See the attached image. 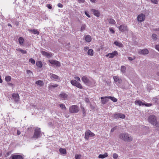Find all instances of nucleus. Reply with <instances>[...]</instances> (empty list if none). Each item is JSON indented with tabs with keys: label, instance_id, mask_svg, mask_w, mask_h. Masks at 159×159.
Here are the masks:
<instances>
[{
	"label": "nucleus",
	"instance_id": "obj_1",
	"mask_svg": "<svg viewBox=\"0 0 159 159\" xmlns=\"http://www.w3.org/2000/svg\"><path fill=\"white\" fill-rule=\"evenodd\" d=\"M148 120V121L153 126L159 128V121H157L156 117L154 115L149 116Z\"/></svg>",
	"mask_w": 159,
	"mask_h": 159
},
{
	"label": "nucleus",
	"instance_id": "obj_2",
	"mask_svg": "<svg viewBox=\"0 0 159 159\" xmlns=\"http://www.w3.org/2000/svg\"><path fill=\"white\" fill-rule=\"evenodd\" d=\"M119 138L125 141L130 142L132 140V138L131 135L127 133L120 134Z\"/></svg>",
	"mask_w": 159,
	"mask_h": 159
},
{
	"label": "nucleus",
	"instance_id": "obj_3",
	"mask_svg": "<svg viewBox=\"0 0 159 159\" xmlns=\"http://www.w3.org/2000/svg\"><path fill=\"white\" fill-rule=\"evenodd\" d=\"M42 136L40 128L37 127L34 130V134L32 138L34 139H37L40 138Z\"/></svg>",
	"mask_w": 159,
	"mask_h": 159
},
{
	"label": "nucleus",
	"instance_id": "obj_4",
	"mask_svg": "<svg viewBox=\"0 0 159 159\" xmlns=\"http://www.w3.org/2000/svg\"><path fill=\"white\" fill-rule=\"evenodd\" d=\"M79 111V108L76 105H73L69 108V111L71 113H77Z\"/></svg>",
	"mask_w": 159,
	"mask_h": 159
},
{
	"label": "nucleus",
	"instance_id": "obj_5",
	"mask_svg": "<svg viewBox=\"0 0 159 159\" xmlns=\"http://www.w3.org/2000/svg\"><path fill=\"white\" fill-rule=\"evenodd\" d=\"M70 83L73 85L76 86L79 89H82L83 88L81 84L75 80H72L71 81Z\"/></svg>",
	"mask_w": 159,
	"mask_h": 159
},
{
	"label": "nucleus",
	"instance_id": "obj_6",
	"mask_svg": "<svg viewBox=\"0 0 159 159\" xmlns=\"http://www.w3.org/2000/svg\"><path fill=\"white\" fill-rule=\"evenodd\" d=\"M138 53L140 54L145 55L148 53L149 51L146 48H144L143 49H140L138 50Z\"/></svg>",
	"mask_w": 159,
	"mask_h": 159
},
{
	"label": "nucleus",
	"instance_id": "obj_7",
	"mask_svg": "<svg viewBox=\"0 0 159 159\" xmlns=\"http://www.w3.org/2000/svg\"><path fill=\"white\" fill-rule=\"evenodd\" d=\"M49 62L51 64L55 65L57 67H59L61 66L60 62L58 61L53 60H49Z\"/></svg>",
	"mask_w": 159,
	"mask_h": 159
},
{
	"label": "nucleus",
	"instance_id": "obj_8",
	"mask_svg": "<svg viewBox=\"0 0 159 159\" xmlns=\"http://www.w3.org/2000/svg\"><path fill=\"white\" fill-rule=\"evenodd\" d=\"M118 52L117 51H115L111 53H109L106 55V57H109V58H113L115 56H116L118 55Z\"/></svg>",
	"mask_w": 159,
	"mask_h": 159
},
{
	"label": "nucleus",
	"instance_id": "obj_9",
	"mask_svg": "<svg viewBox=\"0 0 159 159\" xmlns=\"http://www.w3.org/2000/svg\"><path fill=\"white\" fill-rule=\"evenodd\" d=\"M113 78L114 81L117 85H118L119 84H120L122 83V80L121 79L119 78L117 76H114Z\"/></svg>",
	"mask_w": 159,
	"mask_h": 159
},
{
	"label": "nucleus",
	"instance_id": "obj_10",
	"mask_svg": "<svg viewBox=\"0 0 159 159\" xmlns=\"http://www.w3.org/2000/svg\"><path fill=\"white\" fill-rule=\"evenodd\" d=\"M119 29L122 32L128 31V30L127 27L125 25H120L119 27Z\"/></svg>",
	"mask_w": 159,
	"mask_h": 159
},
{
	"label": "nucleus",
	"instance_id": "obj_11",
	"mask_svg": "<svg viewBox=\"0 0 159 159\" xmlns=\"http://www.w3.org/2000/svg\"><path fill=\"white\" fill-rule=\"evenodd\" d=\"M11 158V159H24V157L20 155H12Z\"/></svg>",
	"mask_w": 159,
	"mask_h": 159
},
{
	"label": "nucleus",
	"instance_id": "obj_12",
	"mask_svg": "<svg viewBox=\"0 0 159 159\" xmlns=\"http://www.w3.org/2000/svg\"><path fill=\"white\" fill-rule=\"evenodd\" d=\"M145 18V15L143 14H139L137 17L138 20L142 22L143 21Z\"/></svg>",
	"mask_w": 159,
	"mask_h": 159
},
{
	"label": "nucleus",
	"instance_id": "obj_13",
	"mask_svg": "<svg viewBox=\"0 0 159 159\" xmlns=\"http://www.w3.org/2000/svg\"><path fill=\"white\" fill-rule=\"evenodd\" d=\"M41 53L43 55L47 57H51L52 56V54L50 52H47L44 51H42Z\"/></svg>",
	"mask_w": 159,
	"mask_h": 159
},
{
	"label": "nucleus",
	"instance_id": "obj_14",
	"mask_svg": "<svg viewBox=\"0 0 159 159\" xmlns=\"http://www.w3.org/2000/svg\"><path fill=\"white\" fill-rule=\"evenodd\" d=\"M12 97L16 102H17L19 101V95L17 93H13L12 95Z\"/></svg>",
	"mask_w": 159,
	"mask_h": 159
},
{
	"label": "nucleus",
	"instance_id": "obj_15",
	"mask_svg": "<svg viewBox=\"0 0 159 159\" xmlns=\"http://www.w3.org/2000/svg\"><path fill=\"white\" fill-rule=\"evenodd\" d=\"M91 12L93 13V14L96 16L98 17L100 16V13L98 10L93 9H91Z\"/></svg>",
	"mask_w": 159,
	"mask_h": 159
},
{
	"label": "nucleus",
	"instance_id": "obj_16",
	"mask_svg": "<svg viewBox=\"0 0 159 159\" xmlns=\"http://www.w3.org/2000/svg\"><path fill=\"white\" fill-rule=\"evenodd\" d=\"M101 101L102 103L103 104H105L107 103V102L108 101V97H101Z\"/></svg>",
	"mask_w": 159,
	"mask_h": 159
},
{
	"label": "nucleus",
	"instance_id": "obj_17",
	"mask_svg": "<svg viewBox=\"0 0 159 159\" xmlns=\"http://www.w3.org/2000/svg\"><path fill=\"white\" fill-rule=\"evenodd\" d=\"M28 30L34 34L39 35V32L38 30L35 29H28Z\"/></svg>",
	"mask_w": 159,
	"mask_h": 159
},
{
	"label": "nucleus",
	"instance_id": "obj_18",
	"mask_svg": "<svg viewBox=\"0 0 159 159\" xmlns=\"http://www.w3.org/2000/svg\"><path fill=\"white\" fill-rule=\"evenodd\" d=\"M68 96L67 94L64 93H61L59 95V97L63 99H66Z\"/></svg>",
	"mask_w": 159,
	"mask_h": 159
},
{
	"label": "nucleus",
	"instance_id": "obj_19",
	"mask_svg": "<svg viewBox=\"0 0 159 159\" xmlns=\"http://www.w3.org/2000/svg\"><path fill=\"white\" fill-rule=\"evenodd\" d=\"M51 77L55 80H60V78L57 75L54 74H51Z\"/></svg>",
	"mask_w": 159,
	"mask_h": 159
},
{
	"label": "nucleus",
	"instance_id": "obj_20",
	"mask_svg": "<svg viewBox=\"0 0 159 159\" xmlns=\"http://www.w3.org/2000/svg\"><path fill=\"white\" fill-rule=\"evenodd\" d=\"M90 131L89 130L86 131L85 133V137L86 139H89V137H90Z\"/></svg>",
	"mask_w": 159,
	"mask_h": 159
},
{
	"label": "nucleus",
	"instance_id": "obj_21",
	"mask_svg": "<svg viewBox=\"0 0 159 159\" xmlns=\"http://www.w3.org/2000/svg\"><path fill=\"white\" fill-rule=\"evenodd\" d=\"M135 104L136 105H138L139 106L141 105H144V103H143L140 100H136L135 102Z\"/></svg>",
	"mask_w": 159,
	"mask_h": 159
},
{
	"label": "nucleus",
	"instance_id": "obj_22",
	"mask_svg": "<svg viewBox=\"0 0 159 159\" xmlns=\"http://www.w3.org/2000/svg\"><path fill=\"white\" fill-rule=\"evenodd\" d=\"M82 80L85 84L88 83L89 82V80L87 77L85 76H84L82 77Z\"/></svg>",
	"mask_w": 159,
	"mask_h": 159
},
{
	"label": "nucleus",
	"instance_id": "obj_23",
	"mask_svg": "<svg viewBox=\"0 0 159 159\" xmlns=\"http://www.w3.org/2000/svg\"><path fill=\"white\" fill-rule=\"evenodd\" d=\"M58 86L57 84H50L48 86V88L49 89L52 90L53 88L57 87Z\"/></svg>",
	"mask_w": 159,
	"mask_h": 159
},
{
	"label": "nucleus",
	"instance_id": "obj_24",
	"mask_svg": "<svg viewBox=\"0 0 159 159\" xmlns=\"http://www.w3.org/2000/svg\"><path fill=\"white\" fill-rule=\"evenodd\" d=\"M114 44L116 46L119 47H123V45L120 42L116 41L114 42Z\"/></svg>",
	"mask_w": 159,
	"mask_h": 159
},
{
	"label": "nucleus",
	"instance_id": "obj_25",
	"mask_svg": "<svg viewBox=\"0 0 159 159\" xmlns=\"http://www.w3.org/2000/svg\"><path fill=\"white\" fill-rule=\"evenodd\" d=\"M60 152L63 154H66V150L65 149L60 148L59 149Z\"/></svg>",
	"mask_w": 159,
	"mask_h": 159
},
{
	"label": "nucleus",
	"instance_id": "obj_26",
	"mask_svg": "<svg viewBox=\"0 0 159 159\" xmlns=\"http://www.w3.org/2000/svg\"><path fill=\"white\" fill-rule=\"evenodd\" d=\"M108 156L107 153H105L104 154H100L98 157L99 158H104Z\"/></svg>",
	"mask_w": 159,
	"mask_h": 159
},
{
	"label": "nucleus",
	"instance_id": "obj_27",
	"mask_svg": "<svg viewBox=\"0 0 159 159\" xmlns=\"http://www.w3.org/2000/svg\"><path fill=\"white\" fill-rule=\"evenodd\" d=\"M85 40L86 42H90L91 40V38L90 36L88 35L86 36Z\"/></svg>",
	"mask_w": 159,
	"mask_h": 159
},
{
	"label": "nucleus",
	"instance_id": "obj_28",
	"mask_svg": "<svg viewBox=\"0 0 159 159\" xmlns=\"http://www.w3.org/2000/svg\"><path fill=\"white\" fill-rule=\"evenodd\" d=\"M108 98L109 99H110L114 102H116L117 101V99L114 97L108 96Z\"/></svg>",
	"mask_w": 159,
	"mask_h": 159
},
{
	"label": "nucleus",
	"instance_id": "obj_29",
	"mask_svg": "<svg viewBox=\"0 0 159 159\" xmlns=\"http://www.w3.org/2000/svg\"><path fill=\"white\" fill-rule=\"evenodd\" d=\"M36 65L39 67H42L43 66L42 64L41 61H39L36 62Z\"/></svg>",
	"mask_w": 159,
	"mask_h": 159
},
{
	"label": "nucleus",
	"instance_id": "obj_30",
	"mask_svg": "<svg viewBox=\"0 0 159 159\" xmlns=\"http://www.w3.org/2000/svg\"><path fill=\"white\" fill-rule=\"evenodd\" d=\"M35 83L36 84L39 85L40 86H42L43 85V81L40 80H39L36 81Z\"/></svg>",
	"mask_w": 159,
	"mask_h": 159
},
{
	"label": "nucleus",
	"instance_id": "obj_31",
	"mask_svg": "<svg viewBox=\"0 0 159 159\" xmlns=\"http://www.w3.org/2000/svg\"><path fill=\"white\" fill-rule=\"evenodd\" d=\"M87 53L88 55L91 56H93V52L92 49H89L88 50Z\"/></svg>",
	"mask_w": 159,
	"mask_h": 159
},
{
	"label": "nucleus",
	"instance_id": "obj_32",
	"mask_svg": "<svg viewBox=\"0 0 159 159\" xmlns=\"http://www.w3.org/2000/svg\"><path fill=\"white\" fill-rule=\"evenodd\" d=\"M86 25L85 24H82L81 29H80V31L81 32L83 31L84 30H85L86 28Z\"/></svg>",
	"mask_w": 159,
	"mask_h": 159
},
{
	"label": "nucleus",
	"instance_id": "obj_33",
	"mask_svg": "<svg viewBox=\"0 0 159 159\" xmlns=\"http://www.w3.org/2000/svg\"><path fill=\"white\" fill-rule=\"evenodd\" d=\"M16 50L18 51L21 52L23 54H26L27 53V52L25 50H23L20 48L17 49Z\"/></svg>",
	"mask_w": 159,
	"mask_h": 159
},
{
	"label": "nucleus",
	"instance_id": "obj_34",
	"mask_svg": "<svg viewBox=\"0 0 159 159\" xmlns=\"http://www.w3.org/2000/svg\"><path fill=\"white\" fill-rule=\"evenodd\" d=\"M108 21L110 24H114L116 23V22L115 20L112 19H110L108 20Z\"/></svg>",
	"mask_w": 159,
	"mask_h": 159
},
{
	"label": "nucleus",
	"instance_id": "obj_35",
	"mask_svg": "<svg viewBox=\"0 0 159 159\" xmlns=\"http://www.w3.org/2000/svg\"><path fill=\"white\" fill-rule=\"evenodd\" d=\"M5 79L7 82H8L11 81V77L10 76H8L5 77Z\"/></svg>",
	"mask_w": 159,
	"mask_h": 159
},
{
	"label": "nucleus",
	"instance_id": "obj_36",
	"mask_svg": "<svg viewBox=\"0 0 159 159\" xmlns=\"http://www.w3.org/2000/svg\"><path fill=\"white\" fill-rule=\"evenodd\" d=\"M126 67L125 66H122L121 67L120 70L123 73H125V72Z\"/></svg>",
	"mask_w": 159,
	"mask_h": 159
},
{
	"label": "nucleus",
	"instance_id": "obj_37",
	"mask_svg": "<svg viewBox=\"0 0 159 159\" xmlns=\"http://www.w3.org/2000/svg\"><path fill=\"white\" fill-rule=\"evenodd\" d=\"M119 118L122 119H124L125 117V115L122 113H118Z\"/></svg>",
	"mask_w": 159,
	"mask_h": 159
},
{
	"label": "nucleus",
	"instance_id": "obj_38",
	"mask_svg": "<svg viewBox=\"0 0 159 159\" xmlns=\"http://www.w3.org/2000/svg\"><path fill=\"white\" fill-rule=\"evenodd\" d=\"M24 41V39L22 37H20L19 39V42L20 44H22Z\"/></svg>",
	"mask_w": 159,
	"mask_h": 159
},
{
	"label": "nucleus",
	"instance_id": "obj_39",
	"mask_svg": "<svg viewBox=\"0 0 159 159\" xmlns=\"http://www.w3.org/2000/svg\"><path fill=\"white\" fill-rule=\"evenodd\" d=\"M59 106L62 109H64L65 110L66 109V108L64 104H61L59 105Z\"/></svg>",
	"mask_w": 159,
	"mask_h": 159
},
{
	"label": "nucleus",
	"instance_id": "obj_40",
	"mask_svg": "<svg viewBox=\"0 0 159 159\" xmlns=\"http://www.w3.org/2000/svg\"><path fill=\"white\" fill-rule=\"evenodd\" d=\"M29 61L33 64H35V60L33 58L30 59L29 60Z\"/></svg>",
	"mask_w": 159,
	"mask_h": 159
},
{
	"label": "nucleus",
	"instance_id": "obj_41",
	"mask_svg": "<svg viewBox=\"0 0 159 159\" xmlns=\"http://www.w3.org/2000/svg\"><path fill=\"white\" fill-rule=\"evenodd\" d=\"M152 38L154 40H156L157 38V35L155 34H153L152 36Z\"/></svg>",
	"mask_w": 159,
	"mask_h": 159
},
{
	"label": "nucleus",
	"instance_id": "obj_42",
	"mask_svg": "<svg viewBox=\"0 0 159 159\" xmlns=\"http://www.w3.org/2000/svg\"><path fill=\"white\" fill-rule=\"evenodd\" d=\"M119 114H113V117L115 119H118L119 118Z\"/></svg>",
	"mask_w": 159,
	"mask_h": 159
},
{
	"label": "nucleus",
	"instance_id": "obj_43",
	"mask_svg": "<svg viewBox=\"0 0 159 159\" xmlns=\"http://www.w3.org/2000/svg\"><path fill=\"white\" fill-rule=\"evenodd\" d=\"M81 109H82V112L83 114L84 115V116L86 114L85 109L83 107H82Z\"/></svg>",
	"mask_w": 159,
	"mask_h": 159
},
{
	"label": "nucleus",
	"instance_id": "obj_44",
	"mask_svg": "<svg viewBox=\"0 0 159 159\" xmlns=\"http://www.w3.org/2000/svg\"><path fill=\"white\" fill-rule=\"evenodd\" d=\"M113 157L114 158L116 159L118 157V155L117 154L115 153L113 154Z\"/></svg>",
	"mask_w": 159,
	"mask_h": 159
},
{
	"label": "nucleus",
	"instance_id": "obj_45",
	"mask_svg": "<svg viewBox=\"0 0 159 159\" xmlns=\"http://www.w3.org/2000/svg\"><path fill=\"white\" fill-rule=\"evenodd\" d=\"M117 126H115V127L112 128L111 130V132H113L115 130H116L117 129Z\"/></svg>",
	"mask_w": 159,
	"mask_h": 159
},
{
	"label": "nucleus",
	"instance_id": "obj_46",
	"mask_svg": "<svg viewBox=\"0 0 159 159\" xmlns=\"http://www.w3.org/2000/svg\"><path fill=\"white\" fill-rule=\"evenodd\" d=\"M81 157V155H75V159H80Z\"/></svg>",
	"mask_w": 159,
	"mask_h": 159
},
{
	"label": "nucleus",
	"instance_id": "obj_47",
	"mask_svg": "<svg viewBox=\"0 0 159 159\" xmlns=\"http://www.w3.org/2000/svg\"><path fill=\"white\" fill-rule=\"evenodd\" d=\"M151 1L152 3L156 4L157 3V0H151Z\"/></svg>",
	"mask_w": 159,
	"mask_h": 159
},
{
	"label": "nucleus",
	"instance_id": "obj_48",
	"mask_svg": "<svg viewBox=\"0 0 159 159\" xmlns=\"http://www.w3.org/2000/svg\"><path fill=\"white\" fill-rule=\"evenodd\" d=\"M144 105H145L146 107H150V106H151L152 105V104L151 103H147L146 104L145 103V104Z\"/></svg>",
	"mask_w": 159,
	"mask_h": 159
},
{
	"label": "nucleus",
	"instance_id": "obj_49",
	"mask_svg": "<svg viewBox=\"0 0 159 159\" xmlns=\"http://www.w3.org/2000/svg\"><path fill=\"white\" fill-rule=\"evenodd\" d=\"M152 100L153 101H154L155 102H157L158 100L156 98H153L152 99Z\"/></svg>",
	"mask_w": 159,
	"mask_h": 159
},
{
	"label": "nucleus",
	"instance_id": "obj_50",
	"mask_svg": "<svg viewBox=\"0 0 159 159\" xmlns=\"http://www.w3.org/2000/svg\"><path fill=\"white\" fill-rule=\"evenodd\" d=\"M109 30L111 33H115V31L114 30H113L112 28H109Z\"/></svg>",
	"mask_w": 159,
	"mask_h": 159
},
{
	"label": "nucleus",
	"instance_id": "obj_51",
	"mask_svg": "<svg viewBox=\"0 0 159 159\" xmlns=\"http://www.w3.org/2000/svg\"><path fill=\"white\" fill-rule=\"evenodd\" d=\"M57 6L61 8L63 7V5L61 3H58L57 4Z\"/></svg>",
	"mask_w": 159,
	"mask_h": 159
},
{
	"label": "nucleus",
	"instance_id": "obj_52",
	"mask_svg": "<svg viewBox=\"0 0 159 159\" xmlns=\"http://www.w3.org/2000/svg\"><path fill=\"white\" fill-rule=\"evenodd\" d=\"M75 79L78 81H80V78L78 76H76L75 78Z\"/></svg>",
	"mask_w": 159,
	"mask_h": 159
},
{
	"label": "nucleus",
	"instance_id": "obj_53",
	"mask_svg": "<svg viewBox=\"0 0 159 159\" xmlns=\"http://www.w3.org/2000/svg\"><path fill=\"white\" fill-rule=\"evenodd\" d=\"M78 2L80 3H84L85 2L84 0H78Z\"/></svg>",
	"mask_w": 159,
	"mask_h": 159
},
{
	"label": "nucleus",
	"instance_id": "obj_54",
	"mask_svg": "<svg viewBox=\"0 0 159 159\" xmlns=\"http://www.w3.org/2000/svg\"><path fill=\"white\" fill-rule=\"evenodd\" d=\"M155 48L159 51V45H156L155 46Z\"/></svg>",
	"mask_w": 159,
	"mask_h": 159
},
{
	"label": "nucleus",
	"instance_id": "obj_55",
	"mask_svg": "<svg viewBox=\"0 0 159 159\" xmlns=\"http://www.w3.org/2000/svg\"><path fill=\"white\" fill-rule=\"evenodd\" d=\"M47 7L49 9H51L52 8V7L51 5L48 4Z\"/></svg>",
	"mask_w": 159,
	"mask_h": 159
},
{
	"label": "nucleus",
	"instance_id": "obj_56",
	"mask_svg": "<svg viewBox=\"0 0 159 159\" xmlns=\"http://www.w3.org/2000/svg\"><path fill=\"white\" fill-rule=\"evenodd\" d=\"M15 24L16 26H18L19 25V22L17 21H16L15 22Z\"/></svg>",
	"mask_w": 159,
	"mask_h": 159
},
{
	"label": "nucleus",
	"instance_id": "obj_57",
	"mask_svg": "<svg viewBox=\"0 0 159 159\" xmlns=\"http://www.w3.org/2000/svg\"><path fill=\"white\" fill-rule=\"evenodd\" d=\"M90 134V137H93L95 135L93 133H92L91 131Z\"/></svg>",
	"mask_w": 159,
	"mask_h": 159
},
{
	"label": "nucleus",
	"instance_id": "obj_58",
	"mask_svg": "<svg viewBox=\"0 0 159 159\" xmlns=\"http://www.w3.org/2000/svg\"><path fill=\"white\" fill-rule=\"evenodd\" d=\"M85 13L86 16H87L88 17H90V15L87 13V12L85 11Z\"/></svg>",
	"mask_w": 159,
	"mask_h": 159
},
{
	"label": "nucleus",
	"instance_id": "obj_59",
	"mask_svg": "<svg viewBox=\"0 0 159 159\" xmlns=\"http://www.w3.org/2000/svg\"><path fill=\"white\" fill-rule=\"evenodd\" d=\"M27 73L29 74H32V72L30 70H27Z\"/></svg>",
	"mask_w": 159,
	"mask_h": 159
},
{
	"label": "nucleus",
	"instance_id": "obj_60",
	"mask_svg": "<svg viewBox=\"0 0 159 159\" xmlns=\"http://www.w3.org/2000/svg\"><path fill=\"white\" fill-rule=\"evenodd\" d=\"M89 48L88 47H84V50H85V51H86L88 50H89Z\"/></svg>",
	"mask_w": 159,
	"mask_h": 159
},
{
	"label": "nucleus",
	"instance_id": "obj_61",
	"mask_svg": "<svg viewBox=\"0 0 159 159\" xmlns=\"http://www.w3.org/2000/svg\"><path fill=\"white\" fill-rule=\"evenodd\" d=\"M134 59V58H133L131 57H128V59H129V60L130 61H132V60H133Z\"/></svg>",
	"mask_w": 159,
	"mask_h": 159
},
{
	"label": "nucleus",
	"instance_id": "obj_62",
	"mask_svg": "<svg viewBox=\"0 0 159 159\" xmlns=\"http://www.w3.org/2000/svg\"><path fill=\"white\" fill-rule=\"evenodd\" d=\"M20 134V132L19 130L17 131V135H19Z\"/></svg>",
	"mask_w": 159,
	"mask_h": 159
},
{
	"label": "nucleus",
	"instance_id": "obj_63",
	"mask_svg": "<svg viewBox=\"0 0 159 159\" xmlns=\"http://www.w3.org/2000/svg\"><path fill=\"white\" fill-rule=\"evenodd\" d=\"M154 30L155 31H159V28L154 29Z\"/></svg>",
	"mask_w": 159,
	"mask_h": 159
},
{
	"label": "nucleus",
	"instance_id": "obj_64",
	"mask_svg": "<svg viewBox=\"0 0 159 159\" xmlns=\"http://www.w3.org/2000/svg\"><path fill=\"white\" fill-rule=\"evenodd\" d=\"M8 85H9L11 86H13V84H12L11 83H8Z\"/></svg>",
	"mask_w": 159,
	"mask_h": 159
}]
</instances>
